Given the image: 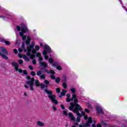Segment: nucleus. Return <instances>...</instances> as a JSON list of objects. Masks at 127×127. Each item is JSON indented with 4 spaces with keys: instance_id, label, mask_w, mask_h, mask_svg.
Returning <instances> with one entry per match:
<instances>
[{
    "instance_id": "obj_55",
    "label": "nucleus",
    "mask_w": 127,
    "mask_h": 127,
    "mask_svg": "<svg viewBox=\"0 0 127 127\" xmlns=\"http://www.w3.org/2000/svg\"><path fill=\"white\" fill-rule=\"evenodd\" d=\"M81 115H82V116H85V112H81Z\"/></svg>"
},
{
    "instance_id": "obj_12",
    "label": "nucleus",
    "mask_w": 127,
    "mask_h": 127,
    "mask_svg": "<svg viewBox=\"0 0 127 127\" xmlns=\"http://www.w3.org/2000/svg\"><path fill=\"white\" fill-rule=\"evenodd\" d=\"M96 110L98 114H101V115H104V111H103V109H102V107L100 106H97L96 107Z\"/></svg>"
},
{
    "instance_id": "obj_22",
    "label": "nucleus",
    "mask_w": 127,
    "mask_h": 127,
    "mask_svg": "<svg viewBox=\"0 0 127 127\" xmlns=\"http://www.w3.org/2000/svg\"><path fill=\"white\" fill-rule=\"evenodd\" d=\"M101 124H102V126H103V127H107V123L104 122V121L103 120L100 121Z\"/></svg>"
},
{
    "instance_id": "obj_64",
    "label": "nucleus",
    "mask_w": 127,
    "mask_h": 127,
    "mask_svg": "<svg viewBox=\"0 0 127 127\" xmlns=\"http://www.w3.org/2000/svg\"><path fill=\"white\" fill-rule=\"evenodd\" d=\"M62 96H61V95L59 96V98H62Z\"/></svg>"
},
{
    "instance_id": "obj_16",
    "label": "nucleus",
    "mask_w": 127,
    "mask_h": 127,
    "mask_svg": "<svg viewBox=\"0 0 127 127\" xmlns=\"http://www.w3.org/2000/svg\"><path fill=\"white\" fill-rule=\"evenodd\" d=\"M43 55L44 56L45 60H48L49 57L47 56V52L46 50L43 51Z\"/></svg>"
},
{
    "instance_id": "obj_7",
    "label": "nucleus",
    "mask_w": 127,
    "mask_h": 127,
    "mask_svg": "<svg viewBox=\"0 0 127 127\" xmlns=\"http://www.w3.org/2000/svg\"><path fill=\"white\" fill-rule=\"evenodd\" d=\"M75 104L77 106L75 109L73 110V113H74V114H76V115L77 116V117H78V118H81L82 116L79 112L81 111V110L82 109V107H81V106H80V105L77 104L76 102L75 103Z\"/></svg>"
},
{
    "instance_id": "obj_4",
    "label": "nucleus",
    "mask_w": 127,
    "mask_h": 127,
    "mask_svg": "<svg viewBox=\"0 0 127 127\" xmlns=\"http://www.w3.org/2000/svg\"><path fill=\"white\" fill-rule=\"evenodd\" d=\"M48 87V86H47V84H46V85H44V88H46V89L45 90V92L47 94H48V98H49V99L50 100H51V101L53 102V103H54V104H55V105H57V104H58V101H57V100H55V99H56V96H55V95H53V91H49V90H47Z\"/></svg>"
},
{
    "instance_id": "obj_2",
    "label": "nucleus",
    "mask_w": 127,
    "mask_h": 127,
    "mask_svg": "<svg viewBox=\"0 0 127 127\" xmlns=\"http://www.w3.org/2000/svg\"><path fill=\"white\" fill-rule=\"evenodd\" d=\"M35 46L34 42H32V44L29 47H27V49H23L24 52H27V55L30 59H33V57H35L36 55V50L34 49Z\"/></svg>"
},
{
    "instance_id": "obj_6",
    "label": "nucleus",
    "mask_w": 127,
    "mask_h": 127,
    "mask_svg": "<svg viewBox=\"0 0 127 127\" xmlns=\"http://www.w3.org/2000/svg\"><path fill=\"white\" fill-rule=\"evenodd\" d=\"M40 65V67H42L41 70L43 71V72H46L47 74H50V72L47 70V67H48V65L45 62H39V63Z\"/></svg>"
},
{
    "instance_id": "obj_5",
    "label": "nucleus",
    "mask_w": 127,
    "mask_h": 127,
    "mask_svg": "<svg viewBox=\"0 0 127 127\" xmlns=\"http://www.w3.org/2000/svg\"><path fill=\"white\" fill-rule=\"evenodd\" d=\"M8 54V52H7L6 49L3 47L0 48V56H1L3 59L7 60V59H8V57H7V56L6 55H7Z\"/></svg>"
},
{
    "instance_id": "obj_47",
    "label": "nucleus",
    "mask_w": 127,
    "mask_h": 127,
    "mask_svg": "<svg viewBox=\"0 0 127 127\" xmlns=\"http://www.w3.org/2000/svg\"><path fill=\"white\" fill-rule=\"evenodd\" d=\"M66 97H67V98L69 99V98H70V97H71V94H66Z\"/></svg>"
},
{
    "instance_id": "obj_49",
    "label": "nucleus",
    "mask_w": 127,
    "mask_h": 127,
    "mask_svg": "<svg viewBox=\"0 0 127 127\" xmlns=\"http://www.w3.org/2000/svg\"><path fill=\"white\" fill-rule=\"evenodd\" d=\"M29 68L30 69V70H33V67L31 65H29Z\"/></svg>"
},
{
    "instance_id": "obj_3",
    "label": "nucleus",
    "mask_w": 127,
    "mask_h": 127,
    "mask_svg": "<svg viewBox=\"0 0 127 127\" xmlns=\"http://www.w3.org/2000/svg\"><path fill=\"white\" fill-rule=\"evenodd\" d=\"M21 27L19 26H17L16 29L17 30V31H20L19 33V35L22 37L23 40L24 41L26 40V35H24L23 34L26 33V32H28V29H27V27L25 25V24L22 23L21 24Z\"/></svg>"
},
{
    "instance_id": "obj_62",
    "label": "nucleus",
    "mask_w": 127,
    "mask_h": 127,
    "mask_svg": "<svg viewBox=\"0 0 127 127\" xmlns=\"http://www.w3.org/2000/svg\"><path fill=\"white\" fill-rule=\"evenodd\" d=\"M24 96H25V97H26V96H27V94H26V93H24Z\"/></svg>"
},
{
    "instance_id": "obj_41",
    "label": "nucleus",
    "mask_w": 127,
    "mask_h": 127,
    "mask_svg": "<svg viewBox=\"0 0 127 127\" xmlns=\"http://www.w3.org/2000/svg\"><path fill=\"white\" fill-rule=\"evenodd\" d=\"M31 75L32 76H33V77H34V76H35V72H34V71H32V72H31Z\"/></svg>"
},
{
    "instance_id": "obj_36",
    "label": "nucleus",
    "mask_w": 127,
    "mask_h": 127,
    "mask_svg": "<svg viewBox=\"0 0 127 127\" xmlns=\"http://www.w3.org/2000/svg\"><path fill=\"white\" fill-rule=\"evenodd\" d=\"M76 122H77V123H80V122H81V119L80 118V117L77 118Z\"/></svg>"
},
{
    "instance_id": "obj_15",
    "label": "nucleus",
    "mask_w": 127,
    "mask_h": 127,
    "mask_svg": "<svg viewBox=\"0 0 127 127\" xmlns=\"http://www.w3.org/2000/svg\"><path fill=\"white\" fill-rule=\"evenodd\" d=\"M35 56L38 57L39 62H42V61L43 60V58L41 57V54L40 53H36Z\"/></svg>"
},
{
    "instance_id": "obj_35",
    "label": "nucleus",
    "mask_w": 127,
    "mask_h": 127,
    "mask_svg": "<svg viewBox=\"0 0 127 127\" xmlns=\"http://www.w3.org/2000/svg\"><path fill=\"white\" fill-rule=\"evenodd\" d=\"M56 68L58 69V70H62V67H61V66L58 65V66L56 67Z\"/></svg>"
},
{
    "instance_id": "obj_45",
    "label": "nucleus",
    "mask_w": 127,
    "mask_h": 127,
    "mask_svg": "<svg viewBox=\"0 0 127 127\" xmlns=\"http://www.w3.org/2000/svg\"><path fill=\"white\" fill-rule=\"evenodd\" d=\"M13 51H14V54H17V50H16V49H14V50H13Z\"/></svg>"
},
{
    "instance_id": "obj_32",
    "label": "nucleus",
    "mask_w": 127,
    "mask_h": 127,
    "mask_svg": "<svg viewBox=\"0 0 127 127\" xmlns=\"http://www.w3.org/2000/svg\"><path fill=\"white\" fill-rule=\"evenodd\" d=\"M24 75H28L27 71L26 70H22Z\"/></svg>"
},
{
    "instance_id": "obj_51",
    "label": "nucleus",
    "mask_w": 127,
    "mask_h": 127,
    "mask_svg": "<svg viewBox=\"0 0 127 127\" xmlns=\"http://www.w3.org/2000/svg\"><path fill=\"white\" fill-rule=\"evenodd\" d=\"M18 51H19V52H20L21 53V52H22L23 50H22L21 48H19Z\"/></svg>"
},
{
    "instance_id": "obj_38",
    "label": "nucleus",
    "mask_w": 127,
    "mask_h": 127,
    "mask_svg": "<svg viewBox=\"0 0 127 127\" xmlns=\"http://www.w3.org/2000/svg\"><path fill=\"white\" fill-rule=\"evenodd\" d=\"M35 49H36V50H37V51H38V50H39V49H40V48L39 47V46H36Z\"/></svg>"
},
{
    "instance_id": "obj_14",
    "label": "nucleus",
    "mask_w": 127,
    "mask_h": 127,
    "mask_svg": "<svg viewBox=\"0 0 127 127\" xmlns=\"http://www.w3.org/2000/svg\"><path fill=\"white\" fill-rule=\"evenodd\" d=\"M68 116L69 118H70L71 121H72V122H75L76 118L74 117V115H73V114L71 112L68 113Z\"/></svg>"
},
{
    "instance_id": "obj_48",
    "label": "nucleus",
    "mask_w": 127,
    "mask_h": 127,
    "mask_svg": "<svg viewBox=\"0 0 127 127\" xmlns=\"http://www.w3.org/2000/svg\"><path fill=\"white\" fill-rule=\"evenodd\" d=\"M53 109L54 111H57V108L56 107H55V106H53Z\"/></svg>"
},
{
    "instance_id": "obj_27",
    "label": "nucleus",
    "mask_w": 127,
    "mask_h": 127,
    "mask_svg": "<svg viewBox=\"0 0 127 127\" xmlns=\"http://www.w3.org/2000/svg\"><path fill=\"white\" fill-rule=\"evenodd\" d=\"M63 87L64 88L66 89L67 88V84L65 82H63Z\"/></svg>"
},
{
    "instance_id": "obj_19",
    "label": "nucleus",
    "mask_w": 127,
    "mask_h": 127,
    "mask_svg": "<svg viewBox=\"0 0 127 127\" xmlns=\"http://www.w3.org/2000/svg\"><path fill=\"white\" fill-rule=\"evenodd\" d=\"M52 66H53V67H56L57 68L58 66H59V64L57 62H56L55 63L52 64Z\"/></svg>"
},
{
    "instance_id": "obj_33",
    "label": "nucleus",
    "mask_w": 127,
    "mask_h": 127,
    "mask_svg": "<svg viewBox=\"0 0 127 127\" xmlns=\"http://www.w3.org/2000/svg\"><path fill=\"white\" fill-rule=\"evenodd\" d=\"M40 79H43L44 80V79H45V75L44 74H42L40 76Z\"/></svg>"
},
{
    "instance_id": "obj_21",
    "label": "nucleus",
    "mask_w": 127,
    "mask_h": 127,
    "mask_svg": "<svg viewBox=\"0 0 127 127\" xmlns=\"http://www.w3.org/2000/svg\"><path fill=\"white\" fill-rule=\"evenodd\" d=\"M23 59H24L25 60H26V61H29V59H28V58H27V57L25 55H23Z\"/></svg>"
},
{
    "instance_id": "obj_17",
    "label": "nucleus",
    "mask_w": 127,
    "mask_h": 127,
    "mask_svg": "<svg viewBox=\"0 0 127 127\" xmlns=\"http://www.w3.org/2000/svg\"><path fill=\"white\" fill-rule=\"evenodd\" d=\"M30 40H31V39L29 37V36H28L27 40L26 41V45H29V44H30Z\"/></svg>"
},
{
    "instance_id": "obj_23",
    "label": "nucleus",
    "mask_w": 127,
    "mask_h": 127,
    "mask_svg": "<svg viewBox=\"0 0 127 127\" xmlns=\"http://www.w3.org/2000/svg\"><path fill=\"white\" fill-rule=\"evenodd\" d=\"M61 80V79L60 77H57L55 79V81L56 83H59L60 82V80Z\"/></svg>"
},
{
    "instance_id": "obj_20",
    "label": "nucleus",
    "mask_w": 127,
    "mask_h": 127,
    "mask_svg": "<svg viewBox=\"0 0 127 127\" xmlns=\"http://www.w3.org/2000/svg\"><path fill=\"white\" fill-rule=\"evenodd\" d=\"M67 93V91L65 90H63V92H61V96H65V94Z\"/></svg>"
},
{
    "instance_id": "obj_24",
    "label": "nucleus",
    "mask_w": 127,
    "mask_h": 127,
    "mask_svg": "<svg viewBox=\"0 0 127 127\" xmlns=\"http://www.w3.org/2000/svg\"><path fill=\"white\" fill-rule=\"evenodd\" d=\"M35 56H35V57H33V59H31V60H33L32 62L34 65H35V64H36V60H35V59H34L35 58Z\"/></svg>"
},
{
    "instance_id": "obj_11",
    "label": "nucleus",
    "mask_w": 127,
    "mask_h": 127,
    "mask_svg": "<svg viewBox=\"0 0 127 127\" xmlns=\"http://www.w3.org/2000/svg\"><path fill=\"white\" fill-rule=\"evenodd\" d=\"M76 99L78 100V99H77V95H76L75 94H73L72 95V98H70V99L69 98H66V100L67 103H69V102H73L74 100Z\"/></svg>"
},
{
    "instance_id": "obj_18",
    "label": "nucleus",
    "mask_w": 127,
    "mask_h": 127,
    "mask_svg": "<svg viewBox=\"0 0 127 127\" xmlns=\"http://www.w3.org/2000/svg\"><path fill=\"white\" fill-rule=\"evenodd\" d=\"M37 124V125L39 126V127H44V126H45V124H44V123L40 121H38Z\"/></svg>"
},
{
    "instance_id": "obj_39",
    "label": "nucleus",
    "mask_w": 127,
    "mask_h": 127,
    "mask_svg": "<svg viewBox=\"0 0 127 127\" xmlns=\"http://www.w3.org/2000/svg\"><path fill=\"white\" fill-rule=\"evenodd\" d=\"M63 114L64 115V116H68V114L67 113L66 111H64Z\"/></svg>"
},
{
    "instance_id": "obj_46",
    "label": "nucleus",
    "mask_w": 127,
    "mask_h": 127,
    "mask_svg": "<svg viewBox=\"0 0 127 127\" xmlns=\"http://www.w3.org/2000/svg\"><path fill=\"white\" fill-rule=\"evenodd\" d=\"M61 107L62 110H65V107L64 106V105H61Z\"/></svg>"
},
{
    "instance_id": "obj_56",
    "label": "nucleus",
    "mask_w": 127,
    "mask_h": 127,
    "mask_svg": "<svg viewBox=\"0 0 127 127\" xmlns=\"http://www.w3.org/2000/svg\"><path fill=\"white\" fill-rule=\"evenodd\" d=\"M97 127H102V126L101 125V124H97Z\"/></svg>"
},
{
    "instance_id": "obj_60",
    "label": "nucleus",
    "mask_w": 127,
    "mask_h": 127,
    "mask_svg": "<svg viewBox=\"0 0 127 127\" xmlns=\"http://www.w3.org/2000/svg\"><path fill=\"white\" fill-rule=\"evenodd\" d=\"M18 41H19L18 40H17L16 41V44H18Z\"/></svg>"
},
{
    "instance_id": "obj_57",
    "label": "nucleus",
    "mask_w": 127,
    "mask_h": 127,
    "mask_svg": "<svg viewBox=\"0 0 127 127\" xmlns=\"http://www.w3.org/2000/svg\"><path fill=\"white\" fill-rule=\"evenodd\" d=\"M84 120H88V117H87V116H84Z\"/></svg>"
},
{
    "instance_id": "obj_28",
    "label": "nucleus",
    "mask_w": 127,
    "mask_h": 127,
    "mask_svg": "<svg viewBox=\"0 0 127 127\" xmlns=\"http://www.w3.org/2000/svg\"><path fill=\"white\" fill-rule=\"evenodd\" d=\"M42 74V71L40 70L37 72V76H40Z\"/></svg>"
},
{
    "instance_id": "obj_61",
    "label": "nucleus",
    "mask_w": 127,
    "mask_h": 127,
    "mask_svg": "<svg viewBox=\"0 0 127 127\" xmlns=\"http://www.w3.org/2000/svg\"><path fill=\"white\" fill-rule=\"evenodd\" d=\"M93 123H94V124H96V123H97V122L96 121V120H93Z\"/></svg>"
},
{
    "instance_id": "obj_42",
    "label": "nucleus",
    "mask_w": 127,
    "mask_h": 127,
    "mask_svg": "<svg viewBox=\"0 0 127 127\" xmlns=\"http://www.w3.org/2000/svg\"><path fill=\"white\" fill-rule=\"evenodd\" d=\"M50 77H51V79H52V80H55V79H56L55 76H54V75H52L50 76Z\"/></svg>"
},
{
    "instance_id": "obj_53",
    "label": "nucleus",
    "mask_w": 127,
    "mask_h": 127,
    "mask_svg": "<svg viewBox=\"0 0 127 127\" xmlns=\"http://www.w3.org/2000/svg\"><path fill=\"white\" fill-rule=\"evenodd\" d=\"M87 106L89 109H92V106L90 104H88Z\"/></svg>"
},
{
    "instance_id": "obj_43",
    "label": "nucleus",
    "mask_w": 127,
    "mask_h": 127,
    "mask_svg": "<svg viewBox=\"0 0 127 127\" xmlns=\"http://www.w3.org/2000/svg\"><path fill=\"white\" fill-rule=\"evenodd\" d=\"M56 92H57V93L59 94V93H60V88H57Z\"/></svg>"
},
{
    "instance_id": "obj_50",
    "label": "nucleus",
    "mask_w": 127,
    "mask_h": 127,
    "mask_svg": "<svg viewBox=\"0 0 127 127\" xmlns=\"http://www.w3.org/2000/svg\"><path fill=\"white\" fill-rule=\"evenodd\" d=\"M25 46V44H24V43H22V48H24Z\"/></svg>"
},
{
    "instance_id": "obj_52",
    "label": "nucleus",
    "mask_w": 127,
    "mask_h": 127,
    "mask_svg": "<svg viewBox=\"0 0 127 127\" xmlns=\"http://www.w3.org/2000/svg\"><path fill=\"white\" fill-rule=\"evenodd\" d=\"M84 111H85V113H89V110H88L87 109H85Z\"/></svg>"
},
{
    "instance_id": "obj_1",
    "label": "nucleus",
    "mask_w": 127,
    "mask_h": 127,
    "mask_svg": "<svg viewBox=\"0 0 127 127\" xmlns=\"http://www.w3.org/2000/svg\"><path fill=\"white\" fill-rule=\"evenodd\" d=\"M26 79H28V81H27L26 83L27 85H29V86H30V89L31 91H34V89L33 88V86H34V82L36 85V87H41L42 90L44 89V84H40V82L38 79L35 80L34 77L31 78L30 76H27Z\"/></svg>"
},
{
    "instance_id": "obj_13",
    "label": "nucleus",
    "mask_w": 127,
    "mask_h": 127,
    "mask_svg": "<svg viewBox=\"0 0 127 127\" xmlns=\"http://www.w3.org/2000/svg\"><path fill=\"white\" fill-rule=\"evenodd\" d=\"M44 49L47 52V53H51L52 51L51 50V48L48 46V45H45Z\"/></svg>"
},
{
    "instance_id": "obj_54",
    "label": "nucleus",
    "mask_w": 127,
    "mask_h": 127,
    "mask_svg": "<svg viewBox=\"0 0 127 127\" xmlns=\"http://www.w3.org/2000/svg\"><path fill=\"white\" fill-rule=\"evenodd\" d=\"M24 87L26 89H28V88H29V87H28V86H27V85L26 84L24 85Z\"/></svg>"
},
{
    "instance_id": "obj_30",
    "label": "nucleus",
    "mask_w": 127,
    "mask_h": 127,
    "mask_svg": "<svg viewBox=\"0 0 127 127\" xmlns=\"http://www.w3.org/2000/svg\"><path fill=\"white\" fill-rule=\"evenodd\" d=\"M18 63L20 65H22V64H23V61L22 60H19Z\"/></svg>"
},
{
    "instance_id": "obj_40",
    "label": "nucleus",
    "mask_w": 127,
    "mask_h": 127,
    "mask_svg": "<svg viewBox=\"0 0 127 127\" xmlns=\"http://www.w3.org/2000/svg\"><path fill=\"white\" fill-rule=\"evenodd\" d=\"M5 41V40L3 38H0V42H4Z\"/></svg>"
},
{
    "instance_id": "obj_29",
    "label": "nucleus",
    "mask_w": 127,
    "mask_h": 127,
    "mask_svg": "<svg viewBox=\"0 0 127 127\" xmlns=\"http://www.w3.org/2000/svg\"><path fill=\"white\" fill-rule=\"evenodd\" d=\"M44 83H45V84H46V85H49V84H50V82H49V81H48L47 80H45L44 81Z\"/></svg>"
},
{
    "instance_id": "obj_37",
    "label": "nucleus",
    "mask_w": 127,
    "mask_h": 127,
    "mask_svg": "<svg viewBox=\"0 0 127 127\" xmlns=\"http://www.w3.org/2000/svg\"><path fill=\"white\" fill-rule=\"evenodd\" d=\"M50 73L52 75H54V74H55V71L53 70H51Z\"/></svg>"
},
{
    "instance_id": "obj_9",
    "label": "nucleus",
    "mask_w": 127,
    "mask_h": 127,
    "mask_svg": "<svg viewBox=\"0 0 127 127\" xmlns=\"http://www.w3.org/2000/svg\"><path fill=\"white\" fill-rule=\"evenodd\" d=\"M93 123V119L91 117L88 118V121L87 123H83L82 125H79V127H90L91 124Z\"/></svg>"
},
{
    "instance_id": "obj_31",
    "label": "nucleus",
    "mask_w": 127,
    "mask_h": 127,
    "mask_svg": "<svg viewBox=\"0 0 127 127\" xmlns=\"http://www.w3.org/2000/svg\"><path fill=\"white\" fill-rule=\"evenodd\" d=\"M0 17H1V18H2L4 20H7L8 19V18H7L6 16H0Z\"/></svg>"
},
{
    "instance_id": "obj_8",
    "label": "nucleus",
    "mask_w": 127,
    "mask_h": 127,
    "mask_svg": "<svg viewBox=\"0 0 127 127\" xmlns=\"http://www.w3.org/2000/svg\"><path fill=\"white\" fill-rule=\"evenodd\" d=\"M76 103V105H78V99H74V102H71L70 103V107H69V110L70 111H74V110H75V109L77 108V105H76V104H75Z\"/></svg>"
},
{
    "instance_id": "obj_34",
    "label": "nucleus",
    "mask_w": 127,
    "mask_h": 127,
    "mask_svg": "<svg viewBox=\"0 0 127 127\" xmlns=\"http://www.w3.org/2000/svg\"><path fill=\"white\" fill-rule=\"evenodd\" d=\"M49 62L51 64H53V59H49Z\"/></svg>"
},
{
    "instance_id": "obj_58",
    "label": "nucleus",
    "mask_w": 127,
    "mask_h": 127,
    "mask_svg": "<svg viewBox=\"0 0 127 127\" xmlns=\"http://www.w3.org/2000/svg\"><path fill=\"white\" fill-rule=\"evenodd\" d=\"M92 127H96V125H95V124H92Z\"/></svg>"
},
{
    "instance_id": "obj_59",
    "label": "nucleus",
    "mask_w": 127,
    "mask_h": 127,
    "mask_svg": "<svg viewBox=\"0 0 127 127\" xmlns=\"http://www.w3.org/2000/svg\"><path fill=\"white\" fill-rule=\"evenodd\" d=\"M40 46H41V47H42V46H43V44H42V43H40Z\"/></svg>"
},
{
    "instance_id": "obj_63",
    "label": "nucleus",
    "mask_w": 127,
    "mask_h": 127,
    "mask_svg": "<svg viewBox=\"0 0 127 127\" xmlns=\"http://www.w3.org/2000/svg\"><path fill=\"white\" fill-rule=\"evenodd\" d=\"M122 127H127L126 126V125H123Z\"/></svg>"
},
{
    "instance_id": "obj_26",
    "label": "nucleus",
    "mask_w": 127,
    "mask_h": 127,
    "mask_svg": "<svg viewBox=\"0 0 127 127\" xmlns=\"http://www.w3.org/2000/svg\"><path fill=\"white\" fill-rule=\"evenodd\" d=\"M70 91L72 94H75V92H76V89L75 88H72L70 89Z\"/></svg>"
},
{
    "instance_id": "obj_25",
    "label": "nucleus",
    "mask_w": 127,
    "mask_h": 127,
    "mask_svg": "<svg viewBox=\"0 0 127 127\" xmlns=\"http://www.w3.org/2000/svg\"><path fill=\"white\" fill-rule=\"evenodd\" d=\"M4 43H5L6 45H10V42L8 41L5 40Z\"/></svg>"
},
{
    "instance_id": "obj_10",
    "label": "nucleus",
    "mask_w": 127,
    "mask_h": 127,
    "mask_svg": "<svg viewBox=\"0 0 127 127\" xmlns=\"http://www.w3.org/2000/svg\"><path fill=\"white\" fill-rule=\"evenodd\" d=\"M11 65L14 67L15 71H18L19 73H22V69L18 68L19 67V64L17 63L12 62L11 63Z\"/></svg>"
},
{
    "instance_id": "obj_44",
    "label": "nucleus",
    "mask_w": 127,
    "mask_h": 127,
    "mask_svg": "<svg viewBox=\"0 0 127 127\" xmlns=\"http://www.w3.org/2000/svg\"><path fill=\"white\" fill-rule=\"evenodd\" d=\"M66 80H67V79L66 78V77H65V76H64L63 81L64 82H66Z\"/></svg>"
}]
</instances>
